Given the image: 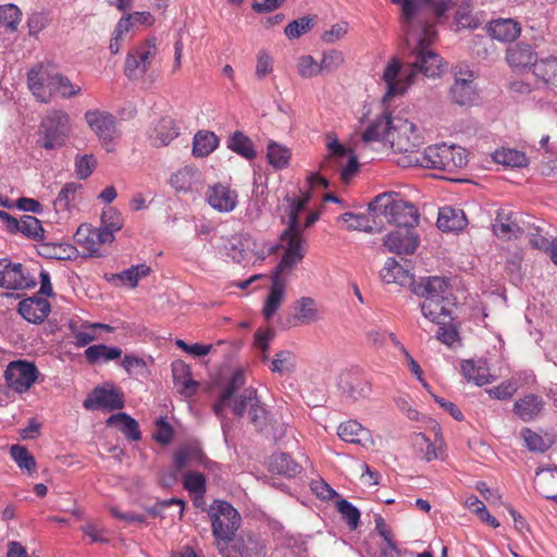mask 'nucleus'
Instances as JSON below:
<instances>
[{
    "instance_id": "nucleus-1",
    "label": "nucleus",
    "mask_w": 557,
    "mask_h": 557,
    "mask_svg": "<svg viewBox=\"0 0 557 557\" xmlns=\"http://www.w3.org/2000/svg\"><path fill=\"white\" fill-rule=\"evenodd\" d=\"M401 4V29L408 55L403 65L397 58H393L385 66L382 79L386 85L384 101L403 95L414 83L418 73L426 77L440 76L444 63L438 53L430 49L435 41L437 33L433 23L421 14L413 0H393Z\"/></svg>"
},
{
    "instance_id": "nucleus-2",
    "label": "nucleus",
    "mask_w": 557,
    "mask_h": 557,
    "mask_svg": "<svg viewBox=\"0 0 557 557\" xmlns=\"http://www.w3.org/2000/svg\"><path fill=\"white\" fill-rule=\"evenodd\" d=\"M300 207V202L290 207L287 221L288 228L282 232L280 236V245L283 249V255L272 277V284L262 309V313L267 320L271 319L280 309L284 299L288 276L297 264L302 261L306 255V239H304L299 233L296 219Z\"/></svg>"
},
{
    "instance_id": "nucleus-3",
    "label": "nucleus",
    "mask_w": 557,
    "mask_h": 557,
    "mask_svg": "<svg viewBox=\"0 0 557 557\" xmlns=\"http://www.w3.org/2000/svg\"><path fill=\"white\" fill-rule=\"evenodd\" d=\"M208 515L212 534L219 541L221 557H244L243 543L234 541L242 521L238 511L230 503L215 499L210 505Z\"/></svg>"
},
{
    "instance_id": "nucleus-4",
    "label": "nucleus",
    "mask_w": 557,
    "mask_h": 557,
    "mask_svg": "<svg viewBox=\"0 0 557 557\" xmlns=\"http://www.w3.org/2000/svg\"><path fill=\"white\" fill-rule=\"evenodd\" d=\"M369 211L374 216L383 215L397 228L413 230L419 223V212L414 205L401 199L395 193H382L370 203Z\"/></svg>"
},
{
    "instance_id": "nucleus-5",
    "label": "nucleus",
    "mask_w": 557,
    "mask_h": 557,
    "mask_svg": "<svg viewBox=\"0 0 557 557\" xmlns=\"http://www.w3.org/2000/svg\"><path fill=\"white\" fill-rule=\"evenodd\" d=\"M411 164L454 173L468 163L466 150L460 146L440 144L429 146L423 153L409 161Z\"/></svg>"
},
{
    "instance_id": "nucleus-6",
    "label": "nucleus",
    "mask_w": 557,
    "mask_h": 557,
    "mask_svg": "<svg viewBox=\"0 0 557 557\" xmlns=\"http://www.w3.org/2000/svg\"><path fill=\"white\" fill-rule=\"evenodd\" d=\"M71 128V119L66 112L62 110L51 111L40 123L39 146L46 150L63 146Z\"/></svg>"
},
{
    "instance_id": "nucleus-7",
    "label": "nucleus",
    "mask_w": 557,
    "mask_h": 557,
    "mask_svg": "<svg viewBox=\"0 0 557 557\" xmlns=\"http://www.w3.org/2000/svg\"><path fill=\"white\" fill-rule=\"evenodd\" d=\"M157 53L156 38H149L139 42L128 51L125 58L124 74L131 81L143 78L151 66Z\"/></svg>"
},
{
    "instance_id": "nucleus-8",
    "label": "nucleus",
    "mask_w": 557,
    "mask_h": 557,
    "mask_svg": "<svg viewBox=\"0 0 557 557\" xmlns=\"http://www.w3.org/2000/svg\"><path fill=\"white\" fill-rule=\"evenodd\" d=\"M388 144L396 152L412 153L424 144V137L416 124L395 116Z\"/></svg>"
},
{
    "instance_id": "nucleus-9",
    "label": "nucleus",
    "mask_w": 557,
    "mask_h": 557,
    "mask_svg": "<svg viewBox=\"0 0 557 557\" xmlns=\"http://www.w3.org/2000/svg\"><path fill=\"white\" fill-rule=\"evenodd\" d=\"M38 376L36 364L27 360L11 361L4 372L8 386L18 394L28 392Z\"/></svg>"
},
{
    "instance_id": "nucleus-10",
    "label": "nucleus",
    "mask_w": 557,
    "mask_h": 557,
    "mask_svg": "<svg viewBox=\"0 0 557 557\" xmlns=\"http://www.w3.org/2000/svg\"><path fill=\"white\" fill-rule=\"evenodd\" d=\"M36 285V277L22 263H14L8 258L0 259V287L21 290Z\"/></svg>"
},
{
    "instance_id": "nucleus-11",
    "label": "nucleus",
    "mask_w": 557,
    "mask_h": 557,
    "mask_svg": "<svg viewBox=\"0 0 557 557\" xmlns=\"http://www.w3.org/2000/svg\"><path fill=\"white\" fill-rule=\"evenodd\" d=\"M244 386V372L237 370L227 383L222 387L219 400L213 405L216 416H222L225 408L232 407L236 416L244 413V396L239 393Z\"/></svg>"
},
{
    "instance_id": "nucleus-12",
    "label": "nucleus",
    "mask_w": 557,
    "mask_h": 557,
    "mask_svg": "<svg viewBox=\"0 0 557 557\" xmlns=\"http://www.w3.org/2000/svg\"><path fill=\"white\" fill-rule=\"evenodd\" d=\"M84 116L89 128L97 135L101 144L107 147V150L110 151L111 149L108 146L111 145L112 140L117 135L114 115L95 109L86 111Z\"/></svg>"
},
{
    "instance_id": "nucleus-13",
    "label": "nucleus",
    "mask_w": 557,
    "mask_h": 557,
    "mask_svg": "<svg viewBox=\"0 0 557 557\" xmlns=\"http://www.w3.org/2000/svg\"><path fill=\"white\" fill-rule=\"evenodd\" d=\"M492 228L494 235L504 240L517 239L524 233L521 215L510 208L497 210Z\"/></svg>"
},
{
    "instance_id": "nucleus-14",
    "label": "nucleus",
    "mask_w": 557,
    "mask_h": 557,
    "mask_svg": "<svg viewBox=\"0 0 557 557\" xmlns=\"http://www.w3.org/2000/svg\"><path fill=\"white\" fill-rule=\"evenodd\" d=\"M125 405L124 393L120 388L96 387L84 400L88 410L104 409L108 411L122 409Z\"/></svg>"
},
{
    "instance_id": "nucleus-15",
    "label": "nucleus",
    "mask_w": 557,
    "mask_h": 557,
    "mask_svg": "<svg viewBox=\"0 0 557 557\" xmlns=\"http://www.w3.org/2000/svg\"><path fill=\"white\" fill-rule=\"evenodd\" d=\"M27 81L33 95L41 102H50L53 94L58 92L54 74H50L42 65L33 67L27 74Z\"/></svg>"
},
{
    "instance_id": "nucleus-16",
    "label": "nucleus",
    "mask_w": 557,
    "mask_h": 557,
    "mask_svg": "<svg viewBox=\"0 0 557 557\" xmlns=\"http://www.w3.org/2000/svg\"><path fill=\"white\" fill-rule=\"evenodd\" d=\"M114 236L110 232H102L90 224H82L75 234V242L90 256H100V249L106 244H111Z\"/></svg>"
},
{
    "instance_id": "nucleus-17",
    "label": "nucleus",
    "mask_w": 557,
    "mask_h": 557,
    "mask_svg": "<svg viewBox=\"0 0 557 557\" xmlns=\"http://www.w3.org/2000/svg\"><path fill=\"white\" fill-rule=\"evenodd\" d=\"M450 280L443 276L421 277L413 283L412 293L424 300L446 299L450 295Z\"/></svg>"
},
{
    "instance_id": "nucleus-18",
    "label": "nucleus",
    "mask_w": 557,
    "mask_h": 557,
    "mask_svg": "<svg viewBox=\"0 0 557 557\" xmlns=\"http://www.w3.org/2000/svg\"><path fill=\"white\" fill-rule=\"evenodd\" d=\"M420 244V238L413 230L397 228L384 238L385 248L397 255H412Z\"/></svg>"
},
{
    "instance_id": "nucleus-19",
    "label": "nucleus",
    "mask_w": 557,
    "mask_h": 557,
    "mask_svg": "<svg viewBox=\"0 0 557 557\" xmlns=\"http://www.w3.org/2000/svg\"><path fill=\"white\" fill-rule=\"evenodd\" d=\"M247 408L249 422L255 428V431L262 436L265 432L263 429H268L273 418L257 397V391L253 387H246Z\"/></svg>"
},
{
    "instance_id": "nucleus-20",
    "label": "nucleus",
    "mask_w": 557,
    "mask_h": 557,
    "mask_svg": "<svg viewBox=\"0 0 557 557\" xmlns=\"http://www.w3.org/2000/svg\"><path fill=\"white\" fill-rule=\"evenodd\" d=\"M17 311L26 321L39 324L49 315L51 306L47 299L34 295L21 300Z\"/></svg>"
},
{
    "instance_id": "nucleus-21",
    "label": "nucleus",
    "mask_w": 557,
    "mask_h": 557,
    "mask_svg": "<svg viewBox=\"0 0 557 557\" xmlns=\"http://www.w3.org/2000/svg\"><path fill=\"white\" fill-rule=\"evenodd\" d=\"M453 302L449 298L423 300L420 305L424 318L438 325H447L453 320Z\"/></svg>"
},
{
    "instance_id": "nucleus-22",
    "label": "nucleus",
    "mask_w": 557,
    "mask_h": 557,
    "mask_svg": "<svg viewBox=\"0 0 557 557\" xmlns=\"http://www.w3.org/2000/svg\"><path fill=\"white\" fill-rule=\"evenodd\" d=\"M180 135V126L172 116H162L149 133V140L153 147L168 146Z\"/></svg>"
},
{
    "instance_id": "nucleus-23",
    "label": "nucleus",
    "mask_w": 557,
    "mask_h": 557,
    "mask_svg": "<svg viewBox=\"0 0 557 557\" xmlns=\"http://www.w3.org/2000/svg\"><path fill=\"white\" fill-rule=\"evenodd\" d=\"M506 60L512 69L535 67L539 62L537 53L532 45L527 42H517L506 50Z\"/></svg>"
},
{
    "instance_id": "nucleus-24",
    "label": "nucleus",
    "mask_w": 557,
    "mask_h": 557,
    "mask_svg": "<svg viewBox=\"0 0 557 557\" xmlns=\"http://www.w3.org/2000/svg\"><path fill=\"white\" fill-rule=\"evenodd\" d=\"M487 34L500 42H512L521 34V24L513 18H496L486 25Z\"/></svg>"
},
{
    "instance_id": "nucleus-25",
    "label": "nucleus",
    "mask_w": 557,
    "mask_h": 557,
    "mask_svg": "<svg viewBox=\"0 0 557 557\" xmlns=\"http://www.w3.org/2000/svg\"><path fill=\"white\" fill-rule=\"evenodd\" d=\"M269 471L286 479H294L302 472V466L288 453H273L268 461Z\"/></svg>"
},
{
    "instance_id": "nucleus-26",
    "label": "nucleus",
    "mask_w": 557,
    "mask_h": 557,
    "mask_svg": "<svg viewBox=\"0 0 557 557\" xmlns=\"http://www.w3.org/2000/svg\"><path fill=\"white\" fill-rule=\"evenodd\" d=\"M545 401L536 394H528L515 401L512 411L523 422L535 420L544 410Z\"/></svg>"
},
{
    "instance_id": "nucleus-27",
    "label": "nucleus",
    "mask_w": 557,
    "mask_h": 557,
    "mask_svg": "<svg viewBox=\"0 0 557 557\" xmlns=\"http://www.w3.org/2000/svg\"><path fill=\"white\" fill-rule=\"evenodd\" d=\"M327 148L332 158L336 160L338 164L342 163V159L348 158L346 166L343 168L341 176L343 181L348 182L358 171L359 162L357 156L352 150L346 149L337 139H333L327 143Z\"/></svg>"
},
{
    "instance_id": "nucleus-28",
    "label": "nucleus",
    "mask_w": 557,
    "mask_h": 557,
    "mask_svg": "<svg viewBox=\"0 0 557 557\" xmlns=\"http://www.w3.org/2000/svg\"><path fill=\"white\" fill-rule=\"evenodd\" d=\"M381 278L386 284H398L400 286L410 285L412 287L416 281L410 270L405 269L395 258H388L381 270Z\"/></svg>"
},
{
    "instance_id": "nucleus-29",
    "label": "nucleus",
    "mask_w": 557,
    "mask_h": 557,
    "mask_svg": "<svg viewBox=\"0 0 557 557\" xmlns=\"http://www.w3.org/2000/svg\"><path fill=\"white\" fill-rule=\"evenodd\" d=\"M200 171L194 165H185L170 177V185L178 193H189L200 183Z\"/></svg>"
},
{
    "instance_id": "nucleus-30",
    "label": "nucleus",
    "mask_w": 557,
    "mask_h": 557,
    "mask_svg": "<svg viewBox=\"0 0 557 557\" xmlns=\"http://www.w3.org/2000/svg\"><path fill=\"white\" fill-rule=\"evenodd\" d=\"M209 205L222 212L233 210L237 203V195L227 186L216 184L207 191Z\"/></svg>"
},
{
    "instance_id": "nucleus-31",
    "label": "nucleus",
    "mask_w": 557,
    "mask_h": 557,
    "mask_svg": "<svg viewBox=\"0 0 557 557\" xmlns=\"http://www.w3.org/2000/svg\"><path fill=\"white\" fill-rule=\"evenodd\" d=\"M394 122H395V116L393 117L388 113L382 114L367 127V129L362 134V140L364 143H371V141L388 143V137L392 132Z\"/></svg>"
},
{
    "instance_id": "nucleus-32",
    "label": "nucleus",
    "mask_w": 557,
    "mask_h": 557,
    "mask_svg": "<svg viewBox=\"0 0 557 557\" xmlns=\"http://www.w3.org/2000/svg\"><path fill=\"white\" fill-rule=\"evenodd\" d=\"M293 319L297 324H310L320 319L318 302L312 297L304 296L293 304Z\"/></svg>"
},
{
    "instance_id": "nucleus-33",
    "label": "nucleus",
    "mask_w": 557,
    "mask_h": 557,
    "mask_svg": "<svg viewBox=\"0 0 557 557\" xmlns=\"http://www.w3.org/2000/svg\"><path fill=\"white\" fill-rule=\"evenodd\" d=\"M337 435L344 442L364 446L371 440L370 431L357 420H348L338 425Z\"/></svg>"
},
{
    "instance_id": "nucleus-34",
    "label": "nucleus",
    "mask_w": 557,
    "mask_h": 557,
    "mask_svg": "<svg viewBox=\"0 0 557 557\" xmlns=\"http://www.w3.org/2000/svg\"><path fill=\"white\" fill-rule=\"evenodd\" d=\"M436 225L443 232H458L466 227L467 219L462 210L444 207L440 209Z\"/></svg>"
},
{
    "instance_id": "nucleus-35",
    "label": "nucleus",
    "mask_w": 557,
    "mask_h": 557,
    "mask_svg": "<svg viewBox=\"0 0 557 557\" xmlns=\"http://www.w3.org/2000/svg\"><path fill=\"white\" fill-rule=\"evenodd\" d=\"M69 329L74 336L77 346L84 347L95 341V330L101 329V330H111V327L108 324L103 323H87L79 321L71 320L69 322Z\"/></svg>"
},
{
    "instance_id": "nucleus-36",
    "label": "nucleus",
    "mask_w": 557,
    "mask_h": 557,
    "mask_svg": "<svg viewBox=\"0 0 557 557\" xmlns=\"http://www.w3.org/2000/svg\"><path fill=\"white\" fill-rule=\"evenodd\" d=\"M472 75L469 78L456 77L453 86L450 87V97L453 101L459 106H469L475 99V86Z\"/></svg>"
},
{
    "instance_id": "nucleus-37",
    "label": "nucleus",
    "mask_w": 557,
    "mask_h": 557,
    "mask_svg": "<svg viewBox=\"0 0 557 557\" xmlns=\"http://www.w3.org/2000/svg\"><path fill=\"white\" fill-rule=\"evenodd\" d=\"M533 74L537 79L542 81L544 85L550 89L557 88V57L549 55L541 58L535 67Z\"/></svg>"
},
{
    "instance_id": "nucleus-38",
    "label": "nucleus",
    "mask_w": 557,
    "mask_h": 557,
    "mask_svg": "<svg viewBox=\"0 0 557 557\" xmlns=\"http://www.w3.org/2000/svg\"><path fill=\"white\" fill-rule=\"evenodd\" d=\"M275 336L276 332L272 327L258 329L253 334L251 350L262 363L270 361V345Z\"/></svg>"
},
{
    "instance_id": "nucleus-39",
    "label": "nucleus",
    "mask_w": 557,
    "mask_h": 557,
    "mask_svg": "<svg viewBox=\"0 0 557 557\" xmlns=\"http://www.w3.org/2000/svg\"><path fill=\"white\" fill-rule=\"evenodd\" d=\"M308 199H309V196H304V197H289L287 196L285 198V202H286V207L284 209V214L282 215V222L286 225V228L283 231L285 232L287 228H288V216H289V210H290V207L297 202H300L301 203V207L299 209V211L297 212V223H298V227H299V233L301 235V237L305 239L302 233L306 228L310 227L312 224H314L318 220H319V213L318 212H310L307 216H306V220H305V223L304 225H301L299 223V214L305 210L306 206H307V202H308Z\"/></svg>"
},
{
    "instance_id": "nucleus-40",
    "label": "nucleus",
    "mask_w": 557,
    "mask_h": 557,
    "mask_svg": "<svg viewBox=\"0 0 557 557\" xmlns=\"http://www.w3.org/2000/svg\"><path fill=\"white\" fill-rule=\"evenodd\" d=\"M219 137L210 131H198L193 140V154L197 158H205L213 152L219 146Z\"/></svg>"
},
{
    "instance_id": "nucleus-41",
    "label": "nucleus",
    "mask_w": 557,
    "mask_h": 557,
    "mask_svg": "<svg viewBox=\"0 0 557 557\" xmlns=\"http://www.w3.org/2000/svg\"><path fill=\"white\" fill-rule=\"evenodd\" d=\"M342 389L347 398L357 401L368 397L371 394L372 386L370 382L364 379L348 376L346 380L342 381Z\"/></svg>"
},
{
    "instance_id": "nucleus-42",
    "label": "nucleus",
    "mask_w": 557,
    "mask_h": 557,
    "mask_svg": "<svg viewBox=\"0 0 557 557\" xmlns=\"http://www.w3.org/2000/svg\"><path fill=\"white\" fill-rule=\"evenodd\" d=\"M107 425H116L120 431L132 441H139L141 433L137 421L125 412L112 414L107 420Z\"/></svg>"
},
{
    "instance_id": "nucleus-43",
    "label": "nucleus",
    "mask_w": 557,
    "mask_h": 557,
    "mask_svg": "<svg viewBox=\"0 0 557 557\" xmlns=\"http://www.w3.org/2000/svg\"><path fill=\"white\" fill-rule=\"evenodd\" d=\"M461 373L469 382H474L478 386H483L491 382L492 375L484 362L475 363L473 360H463L461 363Z\"/></svg>"
},
{
    "instance_id": "nucleus-44",
    "label": "nucleus",
    "mask_w": 557,
    "mask_h": 557,
    "mask_svg": "<svg viewBox=\"0 0 557 557\" xmlns=\"http://www.w3.org/2000/svg\"><path fill=\"white\" fill-rule=\"evenodd\" d=\"M553 486H557V468L539 470L535 480L536 491L546 499L554 500L557 504V493H553Z\"/></svg>"
},
{
    "instance_id": "nucleus-45",
    "label": "nucleus",
    "mask_w": 557,
    "mask_h": 557,
    "mask_svg": "<svg viewBox=\"0 0 557 557\" xmlns=\"http://www.w3.org/2000/svg\"><path fill=\"white\" fill-rule=\"evenodd\" d=\"M493 160L509 168H524L529 164V159L524 152L511 148L497 149L493 153Z\"/></svg>"
},
{
    "instance_id": "nucleus-46",
    "label": "nucleus",
    "mask_w": 557,
    "mask_h": 557,
    "mask_svg": "<svg viewBox=\"0 0 557 557\" xmlns=\"http://www.w3.org/2000/svg\"><path fill=\"white\" fill-rule=\"evenodd\" d=\"M269 369L272 373L286 375L292 373L296 367V357L290 350L277 351L269 361Z\"/></svg>"
},
{
    "instance_id": "nucleus-47",
    "label": "nucleus",
    "mask_w": 557,
    "mask_h": 557,
    "mask_svg": "<svg viewBox=\"0 0 557 557\" xmlns=\"http://www.w3.org/2000/svg\"><path fill=\"white\" fill-rule=\"evenodd\" d=\"M122 356V349L117 347H109L103 344L89 346L85 350L86 360L94 364L98 361H110Z\"/></svg>"
},
{
    "instance_id": "nucleus-48",
    "label": "nucleus",
    "mask_w": 557,
    "mask_h": 557,
    "mask_svg": "<svg viewBox=\"0 0 557 557\" xmlns=\"http://www.w3.org/2000/svg\"><path fill=\"white\" fill-rule=\"evenodd\" d=\"M317 15H306L289 22L284 29L285 36L293 40L309 33L315 25Z\"/></svg>"
},
{
    "instance_id": "nucleus-49",
    "label": "nucleus",
    "mask_w": 557,
    "mask_h": 557,
    "mask_svg": "<svg viewBox=\"0 0 557 557\" xmlns=\"http://www.w3.org/2000/svg\"><path fill=\"white\" fill-rule=\"evenodd\" d=\"M184 488L190 494H195V505L198 506L199 499L203 498L206 493V478L202 473L196 471H187L183 479Z\"/></svg>"
},
{
    "instance_id": "nucleus-50",
    "label": "nucleus",
    "mask_w": 557,
    "mask_h": 557,
    "mask_svg": "<svg viewBox=\"0 0 557 557\" xmlns=\"http://www.w3.org/2000/svg\"><path fill=\"white\" fill-rule=\"evenodd\" d=\"M150 273L151 268L146 263H141L132 265L131 268L114 274L113 277H116L129 287L135 288L138 285V282L141 278L147 277Z\"/></svg>"
},
{
    "instance_id": "nucleus-51",
    "label": "nucleus",
    "mask_w": 557,
    "mask_h": 557,
    "mask_svg": "<svg viewBox=\"0 0 557 557\" xmlns=\"http://www.w3.org/2000/svg\"><path fill=\"white\" fill-rule=\"evenodd\" d=\"M267 157L269 163L275 169H285L289 164L292 157L290 150L276 143H270L268 146Z\"/></svg>"
},
{
    "instance_id": "nucleus-52",
    "label": "nucleus",
    "mask_w": 557,
    "mask_h": 557,
    "mask_svg": "<svg viewBox=\"0 0 557 557\" xmlns=\"http://www.w3.org/2000/svg\"><path fill=\"white\" fill-rule=\"evenodd\" d=\"M18 232L36 242H40L45 237V231L41 226V222L33 215H24L21 219Z\"/></svg>"
},
{
    "instance_id": "nucleus-53",
    "label": "nucleus",
    "mask_w": 557,
    "mask_h": 557,
    "mask_svg": "<svg viewBox=\"0 0 557 557\" xmlns=\"http://www.w3.org/2000/svg\"><path fill=\"white\" fill-rule=\"evenodd\" d=\"M344 223L347 224L349 231H363L366 233H373L374 227L370 219L364 214H357L354 212H345L339 216Z\"/></svg>"
},
{
    "instance_id": "nucleus-54",
    "label": "nucleus",
    "mask_w": 557,
    "mask_h": 557,
    "mask_svg": "<svg viewBox=\"0 0 557 557\" xmlns=\"http://www.w3.org/2000/svg\"><path fill=\"white\" fill-rule=\"evenodd\" d=\"M472 5L469 0L462 1L456 13V22L459 28L476 29L481 21L471 14Z\"/></svg>"
},
{
    "instance_id": "nucleus-55",
    "label": "nucleus",
    "mask_w": 557,
    "mask_h": 557,
    "mask_svg": "<svg viewBox=\"0 0 557 557\" xmlns=\"http://www.w3.org/2000/svg\"><path fill=\"white\" fill-rule=\"evenodd\" d=\"M12 459L17 463L21 469H25L28 472L36 470V460L28 449L22 445L15 444L10 448Z\"/></svg>"
},
{
    "instance_id": "nucleus-56",
    "label": "nucleus",
    "mask_w": 557,
    "mask_h": 557,
    "mask_svg": "<svg viewBox=\"0 0 557 557\" xmlns=\"http://www.w3.org/2000/svg\"><path fill=\"white\" fill-rule=\"evenodd\" d=\"M344 63V54L335 49H330L323 52L322 59L319 62L321 73L330 74L335 72Z\"/></svg>"
},
{
    "instance_id": "nucleus-57",
    "label": "nucleus",
    "mask_w": 557,
    "mask_h": 557,
    "mask_svg": "<svg viewBox=\"0 0 557 557\" xmlns=\"http://www.w3.org/2000/svg\"><path fill=\"white\" fill-rule=\"evenodd\" d=\"M123 225L124 220L120 212L113 208H109L103 211L101 216V226L99 227L102 232H110L114 236V233L120 231Z\"/></svg>"
},
{
    "instance_id": "nucleus-58",
    "label": "nucleus",
    "mask_w": 557,
    "mask_h": 557,
    "mask_svg": "<svg viewBox=\"0 0 557 557\" xmlns=\"http://www.w3.org/2000/svg\"><path fill=\"white\" fill-rule=\"evenodd\" d=\"M336 506L338 512L342 515L343 519L347 522L349 528L351 530L357 529L360 522L359 509L346 499L338 500Z\"/></svg>"
},
{
    "instance_id": "nucleus-59",
    "label": "nucleus",
    "mask_w": 557,
    "mask_h": 557,
    "mask_svg": "<svg viewBox=\"0 0 557 557\" xmlns=\"http://www.w3.org/2000/svg\"><path fill=\"white\" fill-rule=\"evenodd\" d=\"M297 72L304 78H311L322 75L319 62L312 55H301L298 59Z\"/></svg>"
},
{
    "instance_id": "nucleus-60",
    "label": "nucleus",
    "mask_w": 557,
    "mask_h": 557,
    "mask_svg": "<svg viewBox=\"0 0 557 557\" xmlns=\"http://www.w3.org/2000/svg\"><path fill=\"white\" fill-rule=\"evenodd\" d=\"M97 166V159L94 154H84L75 160V172L79 180H86Z\"/></svg>"
},
{
    "instance_id": "nucleus-61",
    "label": "nucleus",
    "mask_w": 557,
    "mask_h": 557,
    "mask_svg": "<svg viewBox=\"0 0 557 557\" xmlns=\"http://www.w3.org/2000/svg\"><path fill=\"white\" fill-rule=\"evenodd\" d=\"M22 13L14 4L0 7V22L11 29H16L21 22Z\"/></svg>"
},
{
    "instance_id": "nucleus-62",
    "label": "nucleus",
    "mask_w": 557,
    "mask_h": 557,
    "mask_svg": "<svg viewBox=\"0 0 557 557\" xmlns=\"http://www.w3.org/2000/svg\"><path fill=\"white\" fill-rule=\"evenodd\" d=\"M79 187L81 185L76 183L65 184L58 194L54 206L61 210H67L71 202L74 200L75 194Z\"/></svg>"
},
{
    "instance_id": "nucleus-63",
    "label": "nucleus",
    "mask_w": 557,
    "mask_h": 557,
    "mask_svg": "<svg viewBox=\"0 0 557 557\" xmlns=\"http://www.w3.org/2000/svg\"><path fill=\"white\" fill-rule=\"evenodd\" d=\"M288 429L289 425L286 422H278L273 419L268 429H264L265 432L262 437L278 444L287 435Z\"/></svg>"
},
{
    "instance_id": "nucleus-64",
    "label": "nucleus",
    "mask_w": 557,
    "mask_h": 557,
    "mask_svg": "<svg viewBox=\"0 0 557 557\" xmlns=\"http://www.w3.org/2000/svg\"><path fill=\"white\" fill-rule=\"evenodd\" d=\"M517 389L518 387L515 382L505 381L495 387L486 389V393H488V395L495 399L507 400L515 395Z\"/></svg>"
}]
</instances>
